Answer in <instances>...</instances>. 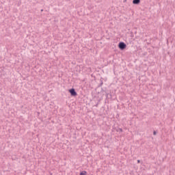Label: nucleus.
Returning a JSON list of instances; mask_svg holds the SVG:
<instances>
[{
	"label": "nucleus",
	"instance_id": "1",
	"mask_svg": "<svg viewBox=\"0 0 175 175\" xmlns=\"http://www.w3.org/2000/svg\"><path fill=\"white\" fill-rule=\"evenodd\" d=\"M126 48V44L124 42H120L119 43V49H120V50H124V49Z\"/></svg>",
	"mask_w": 175,
	"mask_h": 175
},
{
	"label": "nucleus",
	"instance_id": "2",
	"mask_svg": "<svg viewBox=\"0 0 175 175\" xmlns=\"http://www.w3.org/2000/svg\"><path fill=\"white\" fill-rule=\"evenodd\" d=\"M70 94L72 95V96H76L77 95V93L76 92V90L75 89H70L69 90Z\"/></svg>",
	"mask_w": 175,
	"mask_h": 175
},
{
	"label": "nucleus",
	"instance_id": "3",
	"mask_svg": "<svg viewBox=\"0 0 175 175\" xmlns=\"http://www.w3.org/2000/svg\"><path fill=\"white\" fill-rule=\"evenodd\" d=\"M139 2H140V0H133V3L134 5H139Z\"/></svg>",
	"mask_w": 175,
	"mask_h": 175
},
{
	"label": "nucleus",
	"instance_id": "4",
	"mask_svg": "<svg viewBox=\"0 0 175 175\" xmlns=\"http://www.w3.org/2000/svg\"><path fill=\"white\" fill-rule=\"evenodd\" d=\"M79 175H87V172L86 171H82L80 172Z\"/></svg>",
	"mask_w": 175,
	"mask_h": 175
},
{
	"label": "nucleus",
	"instance_id": "5",
	"mask_svg": "<svg viewBox=\"0 0 175 175\" xmlns=\"http://www.w3.org/2000/svg\"><path fill=\"white\" fill-rule=\"evenodd\" d=\"M137 163H140V160H138V161H137Z\"/></svg>",
	"mask_w": 175,
	"mask_h": 175
},
{
	"label": "nucleus",
	"instance_id": "6",
	"mask_svg": "<svg viewBox=\"0 0 175 175\" xmlns=\"http://www.w3.org/2000/svg\"><path fill=\"white\" fill-rule=\"evenodd\" d=\"M154 135H157V132H154Z\"/></svg>",
	"mask_w": 175,
	"mask_h": 175
}]
</instances>
